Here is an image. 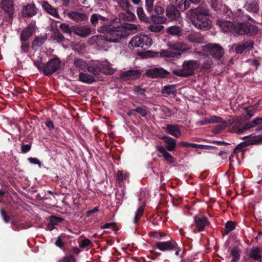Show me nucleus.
<instances>
[{
  "instance_id": "1",
  "label": "nucleus",
  "mask_w": 262,
  "mask_h": 262,
  "mask_svg": "<svg viewBox=\"0 0 262 262\" xmlns=\"http://www.w3.org/2000/svg\"><path fill=\"white\" fill-rule=\"evenodd\" d=\"M175 7L180 11L190 8L187 12L191 20L192 24L198 29L208 30L212 27V21L209 19L210 16L209 9L205 4H201L198 7L193 8L187 0H176Z\"/></svg>"
},
{
  "instance_id": "2",
  "label": "nucleus",
  "mask_w": 262,
  "mask_h": 262,
  "mask_svg": "<svg viewBox=\"0 0 262 262\" xmlns=\"http://www.w3.org/2000/svg\"><path fill=\"white\" fill-rule=\"evenodd\" d=\"M120 21L119 18L111 19L108 16H103L99 13H93L90 18V23L93 27H97V31L101 33H105L103 36L106 41V37L112 33V30L115 28L114 22Z\"/></svg>"
},
{
  "instance_id": "3",
  "label": "nucleus",
  "mask_w": 262,
  "mask_h": 262,
  "mask_svg": "<svg viewBox=\"0 0 262 262\" xmlns=\"http://www.w3.org/2000/svg\"><path fill=\"white\" fill-rule=\"evenodd\" d=\"M115 28L112 30V33L106 37V41L111 42H118L120 39L126 37L129 34V31H136L138 26L135 24L124 23L121 21L114 22Z\"/></svg>"
},
{
  "instance_id": "4",
  "label": "nucleus",
  "mask_w": 262,
  "mask_h": 262,
  "mask_svg": "<svg viewBox=\"0 0 262 262\" xmlns=\"http://www.w3.org/2000/svg\"><path fill=\"white\" fill-rule=\"evenodd\" d=\"M200 65V62L196 60H185L182 64V69H173L172 73L179 77H187L193 75Z\"/></svg>"
},
{
  "instance_id": "5",
  "label": "nucleus",
  "mask_w": 262,
  "mask_h": 262,
  "mask_svg": "<svg viewBox=\"0 0 262 262\" xmlns=\"http://www.w3.org/2000/svg\"><path fill=\"white\" fill-rule=\"evenodd\" d=\"M168 47L170 50H163L160 52V57L174 58L179 57L182 55V52L187 50L183 43L180 42H169Z\"/></svg>"
},
{
  "instance_id": "6",
  "label": "nucleus",
  "mask_w": 262,
  "mask_h": 262,
  "mask_svg": "<svg viewBox=\"0 0 262 262\" xmlns=\"http://www.w3.org/2000/svg\"><path fill=\"white\" fill-rule=\"evenodd\" d=\"M88 71L94 76H98L101 73L105 75H112L115 72V70L108 64L99 61L91 63L88 66Z\"/></svg>"
},
{
  "instance_id": "7",
  "label": "nucleus",
  "mask_w": 262,
  "mask_h": 262,
  "mask_svg": "<svg viewBox=\"0 0 262 262\" xmlns=\"http://www.w3.org/2000/svg\"><path fill=\"white\" fill-rule=\"evenodd\" d=\"M258 32V27L249 23H239L235 25L234 33L239 35L252 36L257 34Z\"/></svg>"
},
{
  "instance_id": "8",
  "label": "nucleus",
  "mask_w": 262,
  "mask_h": 262,
  "mask_svg": "<svg viewBox=\"0 0 262 262\" xmlns=\"http://www.w3.org/2000/svg\"><path fill=\"white\" fill-rule=\"evenodd\" d=\"M61 68V61L60 58L55 56L48 61L43 63L42 73L45 76H50L54 73L57 72Z\"/></svg>"
},
{
  "instance_id": "9",
  "label": "nucleus",
  "mask_w": 262,
  "mask_h": 262,
  "mask_svg": "<svg viewBox=\"0 0 262 262\" xmlns=\"http://www.w3.org/2000/svg\"><path fill=\"white\" fill-rule=\"evenodd\" d=\"M242 139L245 141L238 144L234 149V153L235 154L244 151L246 148L249 145L262 143V135L253 136L250 135L243 137Z\"/></svg>"
},
{
  "instance_id": "10",
  "label": "nucleus",
  "mask_w": 262,
  "mask_h": 262,
  "mask_svg": "<svg viewBox=\"0 0 262 262\" xmlns=\"http://www.w3.org/2000/svg\"><path fill=\"white\" fill-rule=\"evenodd\" d=\"M129 43L133 47H139L145 50L151 47L152 40L149 36L140 34L133 37Z\"/></svg>"
},
{
  "instance_id": "11",
  "label": "nucleus",
  "mask_w": 262,
  "mask_h": 262,
  "mask_svg": "<svg viewBox=\"0 0 262 262\" xmlns=\"http://www.w3.org/2000/svg\"><path fill=\"white\" fill-rule=\"evenodd\" d=\"M155 247L162 251H174L176 256H179L180 248L174 241L157 242L155 243Z\"/></svg>"
},
{
  "instance_id": "12",
  "label": "nucleus",
  "mask_w": 262,
  "mask_h": 262,
  "mask_svg": "<svg viewBox=\"0 0 262 262\" xmlns=\"http://www.w3.org/2000/svg\"><path fill=\"white\" fill-rule=\"evenodd\" d=\"M204 51L209 54L212 58L219 60L224 54V49L216 43H208L204 47Z\"/></svg>"
},
{
  "instance_id": "13",
  "label": "nucleus",
  "mask_w": 262,
  "mask_h": 262,
  "mask_svg": "<svg viewBox=\"0 0 262 262\" xmlns=\"http://www.w3.org/2000/svg\"><path fill=\"white\" fill-rule=\"evenodd\" d=\"M170 72L163 68H154L146 70L145 75L149 78L164 79L170 75Z\"/></svg>"
},
{
  "instance_id": "14",
  "label": "nucleus",
  "mask_w": 262,
  "mask_h": 262,
  "mask_svg": "<svg viewBox=\"0 0 262 262\" xmlns=\"http://www.w3.org/2000/svg\"><path fill=\"white\" fill-rule=\"evenodd\" d=\"M194 222L198 232L205 230L206 227L210 225V222L207 217L203 215H196L194 217Z\"/></svg>"
},
{
  "instance_id": "15",
  "label": "nucleus",
  "mask_w": 262,
  "mask_h": 262,
  "mask_svg": "<svg viewBox=\"0 0 262 262\" xmlns=\"http://www.w3.org/2000/svg\"><path fill=\"white\" fill-rule=\"evenodd\" d=\"M35 23H30L27 27L24 28L20 34L19 39L20 41H29L31 37L35 32Z\"/></svg>"
},
{
  "instance_id": "16",
  "label": "nucleus",
  "mask_w": 262,
  "mask_h": 262,
  "mask_svg": "<svg viewBox=\"0 0 262 262\" xmlns=\"http://www.w3.org/2000/svg\"><path fill=\"white\" fill-rule=\"evenodd\" d=\"M141 76V73L139 70H129L127 71L122 72L120 74L121 79L126 81L128 80H136Z\"/></svg>"
},
{
  "instance_id": "17",
  "label": "nucleus",
  "mask_w": 262,
  "mask_h": 262,
  "mask_svg": "<svg viewBox=\"0 0 262 262\" xmlns=\"http://www.w3.org/2000/svg\"><path fill=\"white\" fill-rule=\"evenodd\" d=\"M216 25L224 32H234L235 25L231 21L219 19L216 21Z\"/></svg>"
},
{
  "instance_id": "18",
  "label": "nucleus",
  "mask_w": 262,
  "mask_h": 262,
  "mask_svg": "<svg viewBox=\"0 0 262 262\" xmlns=\"http://www.w3.org/2000/svg\"><path fill=\"white\" fill-rule=\"evenodd\" d=\"M13 0H2L1 3V8L7 13L10 19L12 20L14 13Z\"/></svg>"
},
{
  "instance_id": "19",
  "label": "nucleus",
  "mask_w": 262,
  "mask_h": 262,
  "mask_svg": "<svg viewBox=\"0 0 262 262\" xmlns=\"http://www.w3.org/2000/svg\"><path fill=\"white\" fill-rule=\"evenodd\" d=\"M166 14L169 20H178L181 16L180 12L173 5L167 6Z\"/></svg>"
},
{
  "instance_id": "20",
  "label": "nucleus",
  "mask_w": 262,
  "mask_h": 262,
  "mask_svg": "<svg viewBox=\"0 0 262 262\" xmlns=\"http://www.w3.org/2000/svg\"><path fill=\"white\" fill-rule=\"evenodd\" d=\"M73 32L74 34L81 37H85L91 33V29L89 26L73 27Z\"/></svg>"
},
{
  "instance_id": "21",
  "label": "nucleus",
  "mask_w": 262,
  "mask_h": 262,
  "mask_svg": "<svg viewBox=\"0 0 262 262\" xmlns=\"http://www.w3.org/2000/svg\"><path fill=\"white\" fill-rule=\"evenodd\" d=\"M165 143V149L169 151H172L176 150V140L174 139L167 136H164L160 138Z\"/></svg>"
},
{
  "instance_id": "22",
  "label": "nucleus",
  "mask_w": 262,
  "mask_h": 262,
  "mask_svg": "<svg viewBox=\"0 0 262 262\" xmlns=\"http://www.w3.org/2000/svg\"><path fill=\"white\" fill-rule=\"evenodd\" d=\"M244 8L249 12L257 14L259 12V3L258 0H251L247 2Z\"/></svg>"
},
{
  "instance_id": "23",
  "label": "nucleus",
  "mask_w": 262,
  "mask_h": 262,
  "mask_svg": "<svg viewBox=\"0 0 262 262\" xmlns=\"http://www.w3.org/2000/svg\"><path fill=\"white\" fill-rule=\"evenodd\" d=\"M47 39V34L44 35H40L35 36L31 46L33 50L36 51L38 50V48L40 47L45 43Z\"/></svg>"
},
{
  "instance_id": "24",
  "label": "nucleus",
  "mask_w": 262,
  "mask_h": 262,
  "mask_svg": "<svg viewBox=\"0 0 262 262\" xmlns=\"http://www.w3.org/2000/svg\"><path fill=\"white\" fill-rule=\"evenodd\" d=\"M165 131L167 133L178 138L181 135L180 126L177 124H168L167 125Z\"/></svg>"
},
{
  "instance_id": "25",
  "label": "nucleus",
  "mask_w": 262,
  "mask_h": 262,
  "mask_svg": "<svg viewBox=\"0 0 262 262\" xmlns=\"http://www.w3.org/2000/svg\"><path fill=\"white\" fill-rule=\"evenodd\" d=\"M156 149L161 154V155H159V157H163L165 160L169 163H173L174 162L173 157L166 151L164 147L161 145H158L156 147Z\"/></svg>"
},
{
  "instance_id": "26",
  "label": "nucleus",
  "mask_w": 262,
  "mask_h": 262,
  "mask_svg": "<svg viewBox=\"0 0 262 262\" xmlns=\"http://www.w3.org/2000/svg\"><path fill=\"white\" fill-rule=\"evenodd\" d=\"M68 16L76 21H80L82 20H87L88 19V17L87 15L83 13H79L75 11H70L68 13Z\"/></svg>"
},
{
  "instance_id": "27",
  "label": "nucleus",
  "mask_w": 262,
  "mask_h": 262,
  "mask_svg": "<svg viewBox=\"0 0 262 262\" xmlns=\"http://www.w3.org/2000/svg\"><path fill=\"white\" fill-rule=\"evenodd\" d=\"M149 13V23L152 22L155 24H161L165 23L167 18L158 14H154L153 12Z\"/></svg>"
},
{
  "instance_id": "28",
  "label": "nucleus",
  "mask_w": 262,
  "mask_h": 262,
  "mask_svg": "<svg viewBox=\"0 0 262 262\" xmlns=\"http://www.w3.org/2000/svg\"><path fill=\"white\" fill-rule=\"evenodd\" d=\"M36 14V8L34 4L27 5L25 6L23 10V16L30 17Z\"/></svg>"
},
{
  "instance_id": "29",
  "label": "nucleus",
  "mask_w": 262,
  "mask_h": 262,
  "mask_svg": "<svg viewBox=\"0 0 262 262\" xmlns=\"http://www.w3.org/2000/svg\"><path fill=\"white\" fill-rule=\"evenodd\" d=\"M42 7L49 14L57 18H59V15L56 9L53 8L47 1H44L42 3Z\"/></svg>"
},
{
  "instance_id": "30",
  "label": "nucleus",
  "mask_w": 262,
  "mask_h": 262,
  "mask_svg": "<svg viewBox=\"0 0 262 262\" xmlns=\"http://www.w3.org/2000/svg\"><path fill=\"white\" fill-rule=\"evenodd\" d=\"M162 94L165 96L170 95H176V90L174 85H166L164 86L161 91Z\"/></svg>"
},
{
  "instance_id": "31",
  "label": "nucleus",
  "mask_w": 262,
  "mask_h": 262,
  "mask_svg": "<svg viewBox=\"0 0 262 262\" xmlns=\"http://www.w3.org/2000/svg\"><path fill=\"white\" fill-rule=\"evenodd\" d=\"M79 79L81 82L88 84H91L96 81L93 76L83 73H80L79 74Z\"/></svg>"
},
{
  "instance_id": "32",
  "label": "nucleus",
  "mask_w": 262,
  "mask_h": 262,
  "mask_svg": "<svg viewBox=\"0 0 262 262\" xmlns=\"http://www.w3.org/2000/svg\"><path fill=\"white\" fill-rule=\"evenodd\" d=\"M204 61L202 64V69L203 70H207L211 68V66L213 64L212 59L207 54H204L203 55Z\"/></svg>"
},
{
  "instance_id": "33",
  "label": "nucleus",
  "mask_w": 262,
  "mask_h": 262,
  "mask_svg": "<svg viewBox=\"0 0 262 262\" xmlns=\"http://www.w3.org/2000/svg\"><path fill=\"white\" fill-rule=\"evenodd\" d=\"M187 38L189 41L194 43H201L203 40L200 33H191L188 35Z\"/></svg>"
},
{
  "instance_id": "34",
  "label": "nucleus",
  "mask_w": 262,
  "mask_h": 262,
  "mask_svg": "<svg viewBox=\"0 0 262 262\" xmlns=\"http://www.w3.org/2000/svg\"><path fill=\"white\" fill-rule=\"evenodd\" d=\"M259 104V103H257L254 105L244 107L245 112L247 113V115L250 118L254 115V114L257 111Z\"/></svg>"
},
{
  "instance_id": "35",
  "label": "nucleus",
  "mask_w": 262,
  "mask_h": 262,
  "mask_svg": "<svg viewBox=\"0 0 262 262\" xmlns=\"http://www.w3.org/2000/svg\"><path fill=\"white\" fill-rule=\"evenodd\" d=\"M52 37L58 42H63L65 40L64 37L57 28L53 30Z\"/></svg>"
},
{
  "instance_id": "36",
  "label": "nucleus",
  "mask_w": 262,
  "mask_h": 262,
  "mask_svg": "<svg viewBox=\"0 0 262 262\" xmlns=\"http://www.w3.org/2000/svg\"><path fill=\"white\" fill-rule=\"evenodd\" d=\"M235 228V223L231 221H227L225 225V229L222 232L223 235H228L230 232L232 231Z\"/></svg>"
},
{
  "instance_id": "37",
  "label": "nucleus",
  "mask_w": 262,
  "mask_h": 262,
  "mask_svg": "<svg viewBox=\"0 0 262 262\" xmlns=\"http://www.w3.org/2000/svg\"><path fill=\"white\" fill-rule=\"evenodd\" d=\"M261 250L258 247L253 248L250 252L249 256L254 260H258L261 258Z\"/></svg>"
},
{
  "instance_id": "38",
  "label": "nucleus",
  "mask_w": 262,
  "mask_h": 262,
  "mask_svg": "<svg viewBox=\"0 0 262 262\" xmlns=\"http://www.w3.org/2000/svg\"><path fill=\"white\" fill-rule=\"evenodd\" d=\"M117 3L124 11H128L129 10L134 9L133 7L131 5L128 0H118Z\"/></svg>"
},
{
  "instance_id": "39",
  "label": "nucleus",
  "mask_w": 262,
  "mask_h": 262,
  "mask_svg": "<svg viewBox=\"0 0 262 262\" xmlns=\"http://www.w3.org/2000/svg\"><path fill=\"white\" fill-rule=\"evenodd\" d=\"M137 15L139 18L142 21L149 23V15L146 16L142 8H138L137 10Z\"/></svg>"
},
{
  "instance_id": "40",
  "label": "nucleus",
  "mask_w": 262,
  "mask_h": 262,
  "mask_svg": "<svg viewBox=\"0 0 262 262\" xmlns=\"http://www.w3.org/2000/svg\"><path fill=\"white\" fill-rule=\"evenodd\" d=\"M240 252L239 248L236 246L234 247L231 251V255L233 257L232 261L237 262L240 258Z\"/></svg>"
},
{
  "instance_id": "41",
  "label": "nucleus",
  "mask_w": 262,
  "mask_h": 262,
  "mask_svg": "<svg viewBox=\"0 0 262 262\" xmlns=\"http://www.w3.org/2000/svg\"><path fill=\"white\" fill-rule=\"evenodd\" d=\"M144 210V205H141L140 207L138 208L135 215V217L133 222L134 224H137L138 222V221L140 220L141 217L143 214Z\"/></svg>"
},
{
  "instance_id": "42",
  "label": "nucleus",
  "mask_w": 262,
  "mask_h": 262,
  "mask_svg": "<svg viewBox=\"0 0 262 262\" xmlns=\"http://www.w3.org/2000/svg\"><path fill=\"white\" fill-rule=\"evenodd\" d=\"M134 9L133 10H129L125 11L126 13L122 15V18L127 21H133L136 19V16L134 13Z\"/></svg>"
},
{
  "instance_id": "43",
  "label": "nucleus",
  "mask_w": 262,
  "mask_h": 262,
  "mask_svg": "<svg viewBox=\"0 0 262 262\" xmlns=\"http://www.w3.org/2000/svg\"><path fill=\"white\" fill-rule=\"evenodd\" d=\"M146 106L145 105L138 106L134 109H132V112H135L140 114L142 117H145L147 115Z\"/></svg>"
},
{
  "instance_id": "44",
  "label": "nucleus",
  "mask_w": 262,
  "mask_h": 262,
  "mask_svg": "<svg viewBox=\"0 0 262 262\" xmlns=\"http://www.w3.org/2000/svg\"><path fill=\"white\" fill-rule=\"evenodd\" d=\"M167 32L168 34L172 35H180L181 30L179 27L173 26L167 28Z\"/></svg>"
},
{
  "instance_id": "45",
  "label": "nucleus",
  "mask_w": 262,
  "mask_h": 262,
  "mask_svg": "<svg viewBox=\"0 0 262 262\" xmlns=\"http://www.w3.org/2000/svg\"><path fill=\"white\" fill-rule=\"evenodd\" d=\"M74 64L76 68H79L80 70H83L85 68V62L79 58H74Z\"/></svg>"
},
{
  "instance_id": "46",
  "label": "nucleus",
  "mask_w": 262,
  "mask_h": 262,
  "mask_svg": "<svg viewBox=\"0 0 262 262\" xmlns=\"http://www.w3.org/2000/svg\"><path fill=\"white\" fill-rule=\"evenodd\" d=\"M20 52L21 53H28L30 50V43L29 41H20Z\"/></svg>"
},
{
  "instance_id": "47",
  "label": "nucleus",
  "mask_w": 262,
  "mask_h": 262,
  "mask_svg": "<svg viewBox=\"0 0 262 262\" xmlns=\"http://www.w3.org/2000/svg\"><path fill=\"white\" fill-rule=\"evenodd\" d=\"M164 27L161 25H158V24L150 25L147 27V29L151 32L158 33L163 30Z\"/></svg>"
},
{
  "instance_id": "48",
  "label": "nucleus",
  "mask_w": 262,
  "mask_h": 262,
  "mask_svg": "<svg viewBox=\"0 0 262 262\" xmlns=\"http://www.w3.org/2000/svg\"><path fill=\"white\" fill-rule=\"evenodd\" d=\"M0 212L3 220L5 223L8 224L12 221L11 216L4 209L1 208L0 209Z\"/></svg>"
},
{
  "instance_id": "49",
  "label": "nucleus",
  "mask_w": 262,
  "mask_h": 262,
  "mask_svg": "<svg viewBox=\"0 0 262 262\" xmlns=\"http://www.w3.org/2000/svg\"><path fill=\"white\" fill-rule=\"evenodd\" d=\"M59 28L61 30L62 32L65 34H71V32H73V27L71 29L69 25L66 23H62L59 26Z\"/></svg>"
},
{
  "instance_id": "50",
  "label": "nucleus",
  "mask_w": 262,
  "mask_h": 262,
  "mask_svg": "<svg viewBox=\"0 0 262 262\" xmlns=\"http://www.w3.org/2000/svg\"><path fill=\"white\" fill-rule=\"evenodd\" d=\"M11 224L12 226V228L14 231H18L19 230L23 229L25 228L24 224L23 223H20L19 224L14 219H12L11 221Z\"/></svg>"
},
{
  "instance_id": "51",
  "label": "nucleus",
  "mask_w": 262,
  "mask_h": 262,
  "mask_svg": "<svg viewBox=\"0 0 262 262\" xmlns=\"http://www.w3.org/2000/svg\"><path fill=\"white\" fill-rule=\"evenodd\" d=\"M252 127H253V125L252 123V121L251 122H248L244 124V127L243 128H239L237 130L236 133L237 134H242L244 131H245L246 130L249 129H250L251 128H252Z\"/></svg>"
},
{
  "instance_id": "52",
  "label": "nucleus",
  "mask_w": 262,
  "mask_h": 262,
  "mask_svg": "<svg viewBox=\"0 0 262 262\" xmlns=\"http://www.w3.org/2000/svg\"><path fill=\"white\" fill-rule=\"evenodd\" d=\"M79 246L81 248H85V247L88 246H90L91 247H92L93 246V245L90 239L88 238H85L81 241Z\"/></svg>"
},
{
  "instance_id": "53",
  "label": "nucleus",
  "mask_w": 262,
  "mask_h": 262,
  "mask_svg": "<svg viewBox=\"0 0 262 262\" xmlns=\"http://www.w3.org/2000/svg\"><path fill=\"white\" fill-rule=\"evenodd\" d=\"M155 0H145V8L148 13L153 11V3Z\"/></svg>"
},
{
  "instance_id": "54",
  "label": "nucleus",
  "mask_w": 262,
  "mask_h": 262,
  "mask_svg": "<svg viewBox=\"0 0 262 262\" xmlns=\"http://www.w3.org/2000/svg\"><path fill=\"white\" fill-rule=\"evenodd\" d=\"M59 262H76V258L73 255L70 254L63 257Z\"/></svg>"
},
{
  "instance_id": "55",
  "label": "nucleus",
  "mask_w": 262,
  "mask_h": 262,
  "mask_svg": "<svg viewBox=\"0 0 262 262\" xmlns=\"http://www.w3.org/2000/svg\"><path fill=\"white\" fill-rule=\"evenodd\" d=\"M254 44V41L251 40H247L242 43V45L244 47L245 49L248 50H251L253 49Z\"/></svg>"
},
{
  "instance_id": "56",
  "label": "nucleus",
  "mask_w": 262,
  "mask_h": 262,
  "mask_svg": "<svg viewBox=\"0 0 262 262\" xmlns=\"http://www.w3.org/2000/svg\"><path fill=\"white\" fill-rule=\"evenodd\" d=\"M55 245L61 249H63L65 246V243L63 241L61 235L57 237L56 241L55 242Z\"/></svg>"
},
{
  "instance_id": "57",
  "label": "nucleus",
  "mask_w": 262,
  "mask_h": 262,
  "mask_svg": "<svg viewBox=\"0 0 262 262\" xmlns=\"http://www.w3.org/2000/svg\"><path fill=\"white\" fill-rule=\"evenodd\" d=\"M63 220V218L52 215L50 217V222L56 225L59 223H61Z\"/></svg>"
},
{
  "instance_id": "58",
  "label": "nucleus",
  "mask_w": 262,
  "mask_h": 262,
  "mask_svg": "<svg viewBox=\"0 0 262 262\" xmlns=\"http://www.w3.org/2000/svg\"><path fill=\"white\" fill-rule=\"evenodd\" d=\"M150 235L152 237L158 239H161L163 237L166 235L165 233L158 232V231H152L150 233Z\"/></svg>"
},
{
  "instance_id": "59",
  "label": "nucleus",
  "mask_w": 262,
  "mask_h": 262,
  "mask_svg": "<svg viewBox=\"0 0 262 262\" xmlns=\"http://www.w3.org/2000/svg\"><path fill=\"white\" fill-rule=\"evenodd\" d=\"M208 119L209 123H221L223 122L222 118L216 116H212Z\"/></svg>"
},
{
  "instance_id": "60",
  "label": "nucleus",
  "mask_w": 262,
  "mask_h": 262,
  "mask_svg": "<svg viewBox=\"0 0 262 262\" xmlns=\"http://www.w3.org/2000/svg\"><path fill=\"white\" fill-rule=\"evenodd\" d=\"M134 92L135 94L138 95H144L145 90L141 88L140 86H135L134 89Z\"/></svg>"
},
{
  "instance_id": "61",
  "label": "nucleus",
  "mask_w": 262,
  "mask_h": 262,
  "mask_svg": "<svg viewBox=\"0 0 262 262\" xmlns=\"http://www.w3.org/2000/svg\"><path fill=\"white\" fill-rule=\"evenodd\" d=\"M164 9L161 6H155L153 8V13L155 14H162L164 12Z\"/></svg>"
},
{
  "instance_id": "62",
  "label": "nucleus",
  "mask_w": 262,
  "mask_h": 262,
  "mask_svg": "<svg viewBox=\"0 0 262 262\" xmlns=\"http://www.w3.org/2000/svg\"><path fill=\"white\" fill-rule=\"evenodd\" d=\"M245 50L242 43L235 45V51L237 54H242Z\"/></svg>"
},
{
  "instance_id": "63",
  "label": "nucleus",
  "mask_w": 262,
  "mask_h": 262,
  "mask_svg": "<svg viewBox=\"0 0 262 262\" xmlns=\"http://www.w3.org/2000/svg\"><path fill=\"white\" fill-rule=\"evenodd\" d=\"M31 148V145L29 144H23L21 147V152L23 154H26L29 152Z\"/></svg>"
},
{
  "instance_id": "64",
  "label": "nucleus",
  "mask_w": 262,
  "mask_h": 262,
  "mask_svg": "<svg viewBox=\"0 0 262 262\" xmlns=\"http://www.w3.org/2000/svg\"><path fill=\"white\" fill-rule=\"evenodd\" d=\"M116 228V224L115 223H106L103 226L101 227V229H108L112 228L114 230H115Z\"/></svg>"
}]
</instances>
